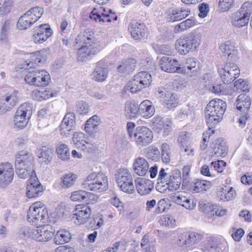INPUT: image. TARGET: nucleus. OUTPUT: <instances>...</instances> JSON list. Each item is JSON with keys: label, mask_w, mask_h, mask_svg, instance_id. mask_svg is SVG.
Masks as SVG:
<instances>
[{"label": "nucleus", "mask_w": 252, "mask_h": 252, "mask_svg": "<svg viewBox=\"0 0 252 252\" xmlns=\"http://www.w3.org/2000/svg\"><path fill=\"white\" fill-rule=\"evenodd\" d=\"M201 44V35L199 33L191 32L181 36L176 40L174 46L181 55H186L191 51L196 50Z\"/></svg>", "instance_id": "f257e3e1"}, {"label": "nucleus", "mask_w": 252, "mask_h": 252, "mask_svg": "<svg viewBox=\"0 0 252 252\" xmlns=\"http://www.w3.org/2000/svg\"><path fill=\"white\" fill-rule=\"evenodd\" d=\"M225 102L220 99H213L207 104L205 111V118L207 124L213 126L222 119L226 108Z\"/></svg>", "instance_id": "f03ea898"}, {"label": "nucleus", "mask_w": 252, "mask_h": 252, "mask_svg": "<svg viewBox=\"0 0 252 252\" xmlns=\"http://www.w3.org/2000/svg\"><path fill=\"white\" fill-rule=\"evenodd\" d=\"M82 186L86 189L102 192L108 188V179L102 172H94L83 180Z\"/></svg>", "instance_id": "7ed1b4c3"}, {"label": "nucleus", "mask_w": 252, "mask_h": 252, "mask_svg": "<svg viewBox=\"0 0 252 252\" xmlns=\"http://www.w3.org/2000/svg\"><path fill=\"white\" fill-rule=\"evenodd\" d=\"M55 230L50 225L26 227L23 232L25 236L31 238L37 241H48L53 237Z\"/></svg>", "instance_id": "20e7f679"}, {"label": "nucleus", "mask_w": 252, "mask_h": 252, "mask_svg": "<svg viewBox=\"0 0 252 252\" xmlns=\"http://www.w3.org/2000/svg\"><path fill=\"white\" fill-rule=\"evenodd\" d=\"M27 72L25 75V81L31 85L36 87H44L48 85L50 81L49 73L44 70H37L30 66L29 68H25Z\"/></svg>", "instance_id": "39448f33"}, {"label": "nucleus", "mask_w": 252, "mask_h": 252, "mask_svg": "<svg viewBox=\"0 0 252 252\" xmlns=\"http://www.w3.org/2000/svg\"><path fill=\"white\" fill-rule=\"evenodd\" d=\"M28 220L36 225L48 223L49 217L47 209L44 207L41 202L33 203L29 208L28 212Z\"/></svg>", "instance_id": "423d86ee"}, {"label": "nucleus", "mask_w": 252, "mask_h": 252, "mask_svg": "<svg viewBox=\"0 0 252 252\" xmlns=\"http://www.w3.org/2000/svg\"><path fill=\"white\" fill-rule=\"evenodd\" d=\"M115 177L116 183L122 191L128 194H132L135 192L133 177L128 169H119L115 175Z\"/></svg>", "instance_id": "0eeeda50"}, {"label": "nucleus", "mask_w": 252, "mask_h": 252, "mask_svg": "<svg viewBox=\"0 0 252 252\" xmlns=\"http://www.w3.org/2000/svg\"><path fill=\"white\" fill-rule=\"evenodd\" d=\"M84 45L80 48V62H86L90 60L94 55L98 53L102 46L99 41L87 37L84 39Z\"/></svg>", "instance_id": "6e6552de"}, {"label": "nucleus", "mask_w": 252, "mask_h": 252, "mask_svg": "<svg viewBox=\"0 0 252 252\" xmlns=\"http://www.w3.org/2000/svg\"><path fill=\"white\" fill-rule=\"evenodd\" d=\"M152 82L151 75L147 71H141L135 75L133 79L126 86L130 92L136 93L141 89L149 87Z\"/></svg>", "instance_id": "1a4fd4ad"}, {"label": "nucleus", "mask_w": 252, "mask_h": 252, "mask_svg": "<svg viewBox=\"0 0 252 252\" xmlns=\"http://www.w3.org/2000/svg\"><path fill=\"white\" fill-rule=\"evenodd\" d=\"M130 139L139 147L147 146L153 142V133L149 128L144 126H138L135 128V132Z\"/></svg>", "instance_id": "9d476101"}, {"label": "nucleus", "mask_w": 252, "mask_h": 252, "mask_svg": "<svg viewBox=\"0 0 252 252\" xmlns=\"http://www.w3.org/2000/svg\"><path fill=\"white\" fill-rule=\"evenodd\" d=\"M32 112V104L30 103H24L17 110L14 123L16 127L23 128L28 124L29 120Z\"/></svg>", "instance_id": "9b49d317"}, {"label": "nucleus", "mask_w": 252, "mask_h": 252, "mask_svg": "<svg viewBox=\"0 0 252 252\" xmlns=\"http://www.w3.org/2000/svg\"><path fill=\"white\" fill-rule=\"evenodd\" d=\"M89 17L99 22H110L117 20V15L109 8L100 6L99 8L90 9L88 10Z\"/></svg>", "instance_id": "f8f14e48"}, {"label": "nucleus", "mask_w": 252, "mask_h": 252, "mask_svg": "<svg viewBox=\"0 0 252 252\" xmlns=\"http://www.w3.org/2000/svg\"><path fill=\"white\" fill-rule=\"evenodd\" d=\"M219 73L223 83L229 84L239 76L240 70L236 64L228 63L219 70Z\"/></svg>", "instance_id": "ddd939ff"}, {"label": "nucleus", "mask_w": 252, "mask_h": 252, "mask_svg": "<svg viewBox=\"0 0 252 252\" xmlns=\"http://www.w3.org/2000/svg\"><path fill=\"white\" fill-rule=\"evenodd\" d=\"M160 68L164 71L169 73L177 72L181 73L182 68L179 62L176 59L163 56L159 63Z\"/></svg>", "instance_id": "4468645a"}, {"label": "nucleus", "mask_w": 252, "mask_h": 252, "mask_svg": "<svg viewBox=\"0 0 252 252\" xmlns=\"http://www.w3.org/2000/svg\"><path fill=\"white\" fill-rule=\"evenodd\" d=\"M52 34V31L49 25L44 24L35 27L32 39L35 43H42L46 41Z\"/></svg>", "instance_id": "2eb2a0df"}, {"label": "nucleus", "mask_w": 252, "mask_h": 252, "mask_svg": "<svg viewBox=\"0 0 252 252\" xmlns=\"http://www.w3.org/2000/svg\"><path fill=\"white\" fill-rule=\"evenodd\" d=\"M14 171L9 162L0 164V187L6 188L12 181Z\"/></svg>", "instance_id": "dca6fc26"}, {"label": "nucleus", "mask_w": 252, "mask_h": 252, "mask_svg": "<svg viewBox=\"0 0 252 252\" xmlns=\"http://www.w3.org/2000/svg\"><path fill=\"white\" fill-rule=\"evenodd\" d=\"M172 200L187 209L192 210L196 206V202L191 199L189 193L185 191L175 193L172 196Z\"/></svg>", "instance_id": "f3484780"}, {"label": "nucleus", "mask_w": 252, "mask_h": 252, "mask_svg": "<svg viewBox=\"0 0 252 252\" xmlns=\"http://www.w3.org/2000/svg\"><path fill=\"white\" fill-rule=\"evenodd\" d=\"M75 116L73 113H69L65 115L60 126L61 135L65 137L69 135V132L75 127Z\"/></svg>", "instance_id": "a211bd4d"}, {"label": "nucleus", "mask_w": 252, "mask_h": 252, "mask_svg": "<svg viewBox=\"0 0 252 252\" xmlns=\"http://www.w3.org/2000/svg\"><path fill=\"white\" fill-rule=\"evenodd\" d=\"M27 187V196L29 198L37 197L43 191V187L36 176H31Z\"/></svg>", "instance_id": "6ab92c4d"}, {"label": "nucleus", "mask_w": 252, "mask_h": 252, "mask_svg": "<svg viewBox=\"0 0 252 252\" xmlns=\"http://www.w3.org/2000/svg\"><path fill=\"white\" fill-rule=\"evenodd\" d=\"M157 95L162 99L165 106L168 109H174L179 103L178 99L176 94L167 93L165 90L158 88L157 91Z\"/></svg>", "instance_id": "aec40b11"}, {"label": "nucleus", "mask_w": 252, "mask_h": 252, "mask_svg": "<svg viewBox=\"0 0 252 252\" xmlns=\"http://www.w3.org/2000/svg\"><path fill=\"white\" fill-rule=\"evenodd\" d=\"M128 30L131 36L135 40L141 39L146 35L147 32L145 25L136 21H133L130 23Z\"/></svg>", "instance_id": "412c9836"}, {"label": "nucleus", "mask_w": 252, "mask_h": 252, "mask_svg": "<svg viewBox=\"0 0 252 252\" xmlns=\"http://www.w3.org/2000/svg\"><path fill=\"white\" fill-rule=\"evenodd\" d=\"M135 184L137 192L141 195H145L151 192L154 189V183L150 180L139 178L135 180Z\"/></svg>", "instance_id": "4be33fe9"}, {"label": "nucleus", "mask_w": 252, "mask_h": 252, "mask_svg": "<svg viewBox=\"0 0 252 252\" xmlns=\"http://www.w3.org/2000/svg\"><path fill=\"white\" fill-rule=\"evenodd\" d=\"M200 70L199 63L194 58L188 59L184 67L182 68L181 73L186 74L189 77L197 75Z\"/></svg>", "instance_id": "5701e85b"}, {"label": "nucleus", "mask_w": 252, "mask_h": 252, "mask_svg": "<svg viewBox=\"0 0 252 252\" xmlns=\"http://www.w3.org/2000/svg\"><path fill=\"white\" fill-rule=\"evenodd\" d=\"M219 49L223 56L227 55L228 60L234 61L237 59L238 51L230 41H228L221 43Z\"/></svg>", "instance_id": "b1692460"}, {"label": "nucleus", "mask_w": 252, "mask_h": 252, "mask_svg": "<svg viewBox=\"0 0 252 252\" xmlns=\"http://www.w3.org/2000/svg\"><path fill=\"white\" fill-rule=\"evenodd\" d=\"M132 167L134 172L141 176H145L149 169L148 161L143 158H136L133 161Z\"/></svg>", "instance_id": "393cba45"}, {"label": "nucleus", "mask_w": 252, "mask_h": 252, "mask_svg": "<svg viewBox=\"0 0 252 252\" xmlns=\"http://www.w3.org/2000/svg\"><path fill=\"white\" fill-rule=\"evenodd\" d=\"M108 74V70L102 62L97 63L93 73V79L95 81L102 82L106 80Z\"/></svg>", "instance_id": "a878e982"}, {"label": "nucleus", "mask_w": 252, "mask_h": 252, "mask_svg": "<svg viewBox=\"0 0 252 252\" xmlns=\"http://www.w3.org/2000/svg\"><path fill=\"white\" fill-rule=\"evenodd\" d=\"M155 108L149 100H143L139 105V114L141 117L149 119L154 115Z\"/></svg>", "instance_id": "bb28decb"}, {"label": "nucleus", "mask_w": 252, "mask_h": 252, "mask_svg": "<svg viewBox=\"0 0 252 252\" xmlns=\"http://www.w3.org/2000/svg\"><path fill=\"white\" fill-rule=\"evenodd\" d=\"M251 104L250 97L245 94L238 95L236 100V108L240 111L247 114Z\"/></svg>", "instance_id": "cd10ccee"}, {"label": "nucleus", "mask_w": 252, "mask_h": 252, "mask_svg": "<svg viewBox=\"0 0 252 252\" xmlns=\"http://www.w3.org/2000/svg\"><path fill=\"white\" fill-rule=\"evenodd\" d=\"M100 124V119L97 115H94L88 119L84 126V130L90 135L93 134L98 130V126Z\"/></svg>", "instance_id": "c85d7f7f"}, {"label": "nucleus", "mask_w": 252, "mask_h": 252, "mask_svg": "<svg viewBox=\"0 0 252 252\" xmlns=\"http://www.w3.org/2000/svg\"><path fill=\"white\" fill-rule=\"evenodd\" d=\"M249 19L247 15L237 11L231 17V23L235 27L241 28L248 24Z\"/></svg>", "instance_id": "c756f323"}, {"label": "nucleus", "mask_w": 252, "mask_h": 252, "mask_svg": "<svg viewBox=\"0 0 252 252\" xmlns=\"http://www.w3.org/2000/svg\"><path fill=\"white\" fill-rule=\"evenodd\" d=\"M218 195L220 200L228 201L235 197L236 192L232 187L228 188L225 186L219 189Z\"/></svg>", "instance_id": "7c9ffc66"}, {"label": "nucleus", "mask_w": 252, "mask_h": 252, "mask_svg": "<svg viewBox=\"0 0 252 252\" xmlns=\"http://www.w3.org/2000/svg\"><path fill=\"white\" fill-rule=\"evenodd\" d=\"M32 155L27 151H22L15 155V165H32Z\"/></svg>", "instance_id": "2f4dec72"}, {"label": "nucleus", "mask_w": 252, "mask_h": 252, "mask_svg": "<svg viewBox=\"0 0 252 252\" xmlns=\"http://www.w3.org/2000/svg\"><path fill=\"white\" fill-rule=\"evenodd\" d=\"M139 114V106L134 101H128L125 104V115L127 119H131Z\"/></svg>", "instance_id": "473e14b6"}, {"label": "nucleus", "mask_w": 252, "mask_h": 252, "mask_svg": "<svg viewBox=\"0 0 252 252\" xmlns=\"http://www.w3.org/2000/svg\"><path fill=\"white\" fill-rule=\"evenodd\" d=\"M136 61L134 59H128L124 61L118 67V71L121 73H130L135 69Z\"/></svg>", "instance_id": "72a5a7b5"}, {"label": "nucleus", "mask_w": 252, "mask_h": 252, "mask_svg": "<svg viewBox=\"0 0 252 252\" xmlns=\"http://www.w3.org/2000/svg\"><path fill=\"white\" fill-rule=\"evenodd\" d=\"M227 148L223 140L219 138L216 140L213 147L214 155L224 157L227 154Z\"/></svg>", "instance_id": "f704fd0d"}, {"label": "nucleus", "mask_w": 252, "mask_h": 252, "mask_svg": "<svg viewBox=\"0 0 252 252\" xmlns=\"http://www.w3.org/2000/svg\"><path fill=\"white\" fill-rule=\"evenodd\" d=\"M71 236L70 233L65 229H61L57 231L54 238V242L57 245H62L68 242Z\"/></svg>", "instance_id": "c9c22d12"}, {"label": "nucleus", "mask_w": 252, "mask_h": 252, "mask_svg": "<svg viewBox=\"0 0 252 252\" xmlns=\"http://www.w3.org/2000/svg\"><path fill=\"white\" fill-rule=\"evenodd\" d=\"M53 152L51 149L44 148L40 149L38 153V161L42 164H47L52 158Z\"/></svg>", "instance_id": "e433bc0d"}, {"label": "nucleus", "mask_w": 252, "mask_h": 252, "mask_svg": "<svg viewBox=\"0 0 252 252\" xmlns=\"http://www.w3.org/2000/svg\"><path fill=\"white\" fill-rule=\"evenodd\" d=\"M196 24L195 21L193 19H188L178 25L174 28L175 33H180L188 30Z\"/></svg>", "instance_id": "4c0bfd02"}, {"label": "nucleus", "mask_w": 252, "mask_h": 252, "mask_svg": "<svg viewBox=\"0 0 252 252\" xmlns=\"http://www.w3.org/2000/svg\"><path fill=\"white\" fill-rule=\"evenodd\" d=\"M189 232H185L180 234L178 237V244L184 248H191Z\"/></svg>", "instance_id": "58836bf2"}, {"label": "nucleus", "mask_w": 252, "mask_h": 252, "mask_svg": "<svg viewBox=\"0 0 252 252\" xmlns=\"http://www.w3.org/2000/svg\"><path fill=\"white\" fill-rule=\"evenodd\" d=\"M210 183L204 180H196L190 185V190L199 192L203 190H206L210 188Z\"/></svg>", "instance_id": "ea45409f"}, {"label": "nucleus", "mask_w": 252, "mask_h": 252, "mask_svg": "<svg viewBox=\"0 0 252 252\" xmlns=\"http://www.w3.org/2000/svg\"><path fill=\"white\" fill-rule=\"evenodd\" d=\"M53 96V94L50 90H34L32 92V98L38 101L47 99Z\"/></svg>", "instance_id": "a19ab883"}, {"label": "nucleus", "mask_w": 252, "mask_h": 252, "mask_svg": "<svg viewBox=\"0 0 252 252\" xmlns=\"http://www.w3.org/2000/svg\"><path fill=\"white\" fill-rule=\"evenodd\" d=\"M33 24L34 23L29 17V15L25 13L19 18L17 26L18 29L23 30L30 28Z\"/></svg>", "instance_id": "79ce46f5"}, {"label": "nucleus", "mask_w": 252, "mask_h": 252, "mask_svg": "<svg viewBox=\"0 0 252 252\" xmlns=\"http://www.w3.org/2000/svg\"><path fill=\"white\" fill-rule=\"evenodd\" d=\"M56 152L59 158L63 160H65L70 158L69 149L65 144H60L56 148Z\"/></svg>", "instance_id": "37998d69"}, {"label": "nucleus", "mask_w": 252, "mask_h": 252, "mask_svg": "<svg viewBox=\"0 0 252 252\" xmlns=\"http://www.w3.org/2000/svg\"><path fill=\"white\" fill-rule=\"evenodd\" d=\"M31 165H21L18 164L15 165L16 173L19 177L25 179L28 177L32 171Z\"/></svg>", "instance_id": "c03bdc74"}, {"label": "nucleus", "mask_w": 252, "mask_h": 252, "mask_svg": "<svg viewBox=\"0 0 252 252\" xmlns=\"http://www.w3.org/2000/svg\"><path fill=\"white\" fill-rule=\"evenodd\" d=\"M91 210L85 205L80 204V224L85 223L90 218Z\"/></svg>", "instance_id": "a18cd8bd"}, {"label": "nucleus", "mask_w": 252, "mask_h": 252, "mask_svg": "<svg viewBox=\"0 0 252 252\" xmlns=\"http://www.w3.org/2000/svg\"><path fill=\"white\" fill-rule=\"evenodd\" d=\"M44 10L43 9L39 7H35L30 9L26 14L29 15L31 20L34 23L36 22L42 15Z\"/></svg>", "instance_id": "49530a36"}, {"label": "nucleus", "mask_w": 252, "mask_h": 252, "mask_svg": "<svg viewBox=\"0 0 252 252\" xmlns=\"http://www.w3.org/2000/svg\"><path fill=\"white\" fill-rule=\"evenodd\" d=\"M77 179V175L72 173L64 175L62 178V187L69 188L73 185Z\"/></svg>", "instance_id": "de8ad7c7"}, {"label": "nucleus", "mask_w": 252, "mask_h": 252, "mask_svg": "<svg viewBox=\"0 0 252 252\" xmlns=\"http://www.w3.org/2000/svg\"><path fill=\"white\" fill-rule=\"evenodd\" d=\"M50 54V49L48 48L43 49L33 54L35 57V63H43L46 61L48 56Z\"/></svg>", "instance_id": "09e8293b"}, {"label": "nucleus", "mask_w": 252, "mask_h": 252, "mask_svg": "<svg viewBox=\"0 0 252 252\" xmlns=\"http://www.w3.org/2000/svg\"><path fill=\"white\" fill-rule=\"evenodd\" d=\"M158 222L160 224L169 227H173L176 224L174 218L168 215L162 216Z\"/></svg>", "instance_id": "8fccbe9b"}, {"label": "nucleus", "mask_w": 252, "mask_h": 252, "mask_svg": "<svg viewBox=\"0 0 252 252\" xmlns=\"http://www.w3.org/2000/svg\"><path fill=\"white\" fill-rule=\"evenodd\" d=\"M167 13L170 22L178 21L183 19L180 9H171Z\"/></svg>", "instance_id": "3c124183"}, {"label": "nucleus", "mask_w": 252, "mask_h": 252, "mask_svg": "<svg viewBox=\"0 0 252 252\" xmlns=\"http://www.w3.org/2000/svg\"><path fill=\"white\" fill-rule=\"evenodd\" d=\"M161 158L164 163H168L170 160V146L166 143H163L161 147Z\"/></svg>", "instance_id": "603ef678"}, {"label": "nucleus", "mask_w": 252, "mask_h": 252, "mask_svg": "<svg viewBox=\"0 0 252 252\" xmlns=\"http://www.w3.org/2000/svg\"><path fill=\"white\" fill-rule=\"evenodd\" d=\"M14 0H0V15L10 11Z\"/></svg>", "instance_id": "864d4df0"}, {"label": "nucleus", "mask_w": 252, "mask_h": 252, "mask_svg": "<svg viewBox=\"0 0 252 252\" xmlns=\"http://www.w3.org/2000/svg\"><path fill=\"white\" fill-rule=\"evenodd\" d=\"M17 93L15 92L10 94H7L4 96V100L6 102L7 106H10V109L15 106L18 101Z\"/></svg>", "instance_id": "5fc2aeb1"}, {"label": "nucleus", "mask_w": 252, "mask_h": 252, "mask_svg": "<svg viewBox=\"0 0 252 252\" xmlns=\"http://www.w3.org/2000/svg\"><path fill=\"white\" fill-rule=\"evenodd\" d=\"M151 123L153 128L156 129L159 132L162 129L164 122L161 117L156 115L151 120Z\"/></svg>", "instance_id": "6e6d98bb"}, {"label": "nucleus", "mask_w": 252, "mask_h": 252, "mask_svg": "<svg viewBox=\"0 0 252 252\" xmlns=\"http://www.w3.org/2000/svg\"><path fill=\"white\" fill-rule=\"evenodd\" d=\"M207 247L211 250H217L220 245V239L218 237L209 236L207 238Z\"/></svg>", "instance_id": "4d7b16f0"}, {"label": "nucleus", "mask_w": 252, "mask_h": 252, "mask_svg": "<svg viewBox=\"0 0 252 252\" xmlns=\"http://www.w3.org/2000/svg\"><path fill=\"white\" fill-rule=\"evenodd\" d=\"M80 149L86 153H91L94 151L96 147L94 144L87 142L85 140H81L80 142Z\"/></svg>", "instance_id": "13d9d810"}, {"label": "nucleus", "mask_w": 252, "mask_h": 252, "mask_svg": "<svg viewBox=\"0 0 252 252\" xmlns=\"http://www.w3.org/2000/svg\"><path fill=\"white\" fill-rule=\"evenodd\" d=\"M234 0H220L219 8L221 12L228 11L232 7Z\"/></svg>", "instance_id": "bf43d9fd"}, {"label": "nucleus", "mask_w": 252, "mask_h": 252, "mask_svg": "<svg viewBox=\"0 0 252 252\" xmlns=\"http://www.w3.org/2000/svg\"><path fill=\"white\" fill-rule=\"evenodd\" d=\"M241 13L245 14L247 15V17L250 18V16L252 13V3L250 1H246L243 3L240 9L238 10Z\"/></svg>", "instance_id": "052dcab7"}, {"label": "nucleus", "mask_w": 252, "mask_h": 252, "mask_svg": "<svg viewBox=\"0 0 252 252\" xmlns=\"http://www.w3.org/2000/svg\"><path fill=\"white\" fill-rule=\"evenodd\" d=\"M189 233L190 234V240L191 242V248H192L195 244H198L202 240L203 235L195 232H189Z\"/></svg>", "instance_id": "680f3d73"}, {"label": "nucleus", "mask_w": 252, "mask_h": 252, "mask_svg": "<svg viewBox=\"0 0 252 252\" xmlns=\"http://www.w3.org/2000/svg\"><path fill=\"white\" fill-rule=\"evenodd\" d=\"M211 164V167H213L218 173L222 172L226 166V162L223 160L212 162Z\"/></svg>", "instance_id": "e2e57ef3"}, {"label": "nucleus", "mask_w": 252, "mask_h": 252, "mask_svg": "<svg viewBox=\"0 0 252 252\" xmlns=\"http://www.w3.org/2000/svg\"><path fill=\"white\" fill-rule=\"evenodd\" d=\"M211 207V210L209 212L213 213V214H214L215 213L216 215L218 216L222 217L226 214L227 210L225 209H223L221 207H219L216 205H212Z\"/></svg>", "instance_id": "0e129e2a"}, {"label": "nucleus", "mask_w": 252, "mask_h": 252, "mask_svg": "<svg viewBox=\"0 0 252 252\" xmlns=\"http://www.w3.org/2000/svg\"><path fill=\"white\" fill-rule=\"evenodd\" d=\"M140 64L141 67L145 69L151 70L154 67V63H153V59L149 57L142 60Z\"/></svg>", "instance_id": "69168bd1"}, {"label": "nucleus", "mask_w": 252, "mask_h": 252, "mask_svg": "<svg viewBox=\"0 0 252 252\" xmlns=\"http://www.w3.org/2000/svg\"><path fill=\"white\" fill-rule=\"evenodd\" d=\"M110 202L118 209L120 212L124 210V204L117 196L113 197L110 200Z\"/></svg>", "instance_id": "338daca9"}, {"label": "nucleus", "mask_w": 252, "mask_h": 252, "mask_svg": "<svg viewBox=\"0 0 252 252\" xmlns=\"http://www.w3.org/2000/svg\"><path fill=\"white\" fill-rule=\"evenodd\" d=\"M159 156V151L157 148L152 149L147 153V157L153 160H158Z\"/></svg>", "instance_id": "774afa93"}]
</instances>
